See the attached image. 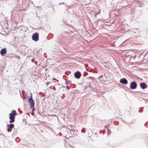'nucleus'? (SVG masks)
<instances>
[{"label":"nucleus","mask_w":148,"mask_h":148,"mask_svg":"<svg viewBox=\"0 0 148 148\" xmlns=\"http://www.w3.org/2000/svg\"><path fill=\"white\" fill-rule=\"evenodd\" d=\"M16 113L15 110H13L12 111V113L9 114V118L10 119V123H12L14 121L15 116L16 115Z\"/></svg>","instance_id":"obj_1"},{"label":"nucleus","mask_w":148,"mask_h":148,"mask_svg":"<svg viewBox=\"0 0 148 148\" xmlns=\"http://www.w3.org/2000/svg\"><path fill=\"white\" fill-rule=\"evenodd\" d=\"M130 87L131 89L134 90L136 89L137 87L136 82L134 81L130 83Z\"/></svg>","instance_id":"obj_2"},{"label":"nucleus","mask_w":148,"mask_h":148,"mask_svg":"<svg viewBox=\"0 0 148 148\" xmlns=\"http://www.w3.org/2000/svg\"><path fill=\"white\" fill-rule=\"evenodd\" d=\"M39 34L37 32H36L32 36V38L33 40L37 41L39 39Z\"/></svg>","instance_id":"obj_3"},{"label":"nucleus","mask_w":148,"mask_h":148,"mask_svg":"<svg viewBox=\"0 0 148 148\" xmlns=\"http://www.w3.org/2000/svg\"><path fill=\"white\" fill-rule=\"evenodd\" d=\"M140 86L141 89L143 90L147 88V84L144 82H141L140 84Z\"/></svg>","instance_id":"obj_4"},{"label":"nucleus","mask_w":148,"mask_h":148,"mask_svg":"<svg viewBox=\"0 0 148 148\" xmlns=\"http://www.w3.org/2000/svg\"><path fill=\"white\" fill-rule=\"evenodd\" d=\"M119 82L125 85L127 84L128 83V81L125 78L120 79Z\"/></svg>","instance_id":"obj_5"},{"label":"nucleus","mask_w":148,"mask_h":148,"mask_svg":"<svg viewBox=\"0 0 148 148\" xmlns=\"http://www.w3.org/2000/svg\"><path fill=\"white\" fill-rule=\"evenodd\" d=\"M7 52V50L5 48L2 49L0 51V53L1 55L3 56L4 55L6 54Z\"/></svg>","instance_id":"obj_6"},{"label":"nucleus","mask_w":148,"mask_h":148,"mask_svg":"<svg viewBox=\"0 0 148 148\" xmlns=\"http://www.w3.org/2000/svg\"><path fill=\"white\" fill-rule=\"evenodd\" d=\"M81 73L78 71H77L74 74L75 77L77 79L79 78L81 76Z\"/></svg>","instance_id":"obj_7"},{"label":"nucleus","mask_w":148,"mask_h":148,"mask_svg":"<svg viewBox=\"0 0 148 148\" xmlns=\"http://www.w3.org/2000/svg\"><path fill=\"white\" fill-rule=\"evenodd\" d=\"M29 101L30 103L31 106L32 107H34V103L33 101V100L32 97V96L30 97V99H29Z\"/></svg>","instance_id":"obj_8"},{"label":"nucleus","mask_w":148,"mask_h":148,"mask_svg":"<svg viewBox=\"0 0 148 148\" xmlns=\"http://www.w3.org/2000/svg\"><path fill=\"white\" fill-rule=\"evenodd\" d=\"M93 95H95L97 94V89H94L93 88Z\"/></svg>","instance_id":"obj_9"},{"label":"nucleus","mask_w":148,"mask_h":148,"mask_svg":"<svg viewBox=\"0 0 148 148\" xmlns=\"http://www.w3.org/2000/svg\"><path fill=\"white\" fill-rule=\"evenodd\" d=\"M71 83V81L70 80H66L65 81V84L66 85H69L70 83Z\"/></svg>","instance_id":"obj_10"},{"label":"nucleus","mask_w":148,"mask_h":148,"mask_svg":"<svg viewBox=\"0 0 148 148\" xmlns=\"http://www.w3.org/2000/svg\"><path fill=\"white\" fill-rule=\"evenodd\" d=\"M10 127L11 128H12L14 127V125L13 124H10Z\"/></svg>","instance_id":"obj_11"},{"label":"nucleus","mask_w":148,"mask_h":148,"mask_svg":"<svg viewBox=\"0 0 148 148\" xmlns=\"http://www.w3.org/2000/svg\"><path fill=\"white\" fill-rule=\"evenodd\" d=\"M107 134L108 135L109 134H110V133L111 132V131L109 130L108 129H107Z\"/></svg>","instance_id":"obj_12"},{"label":"nucleus","mask_w":148,"mask_h":148,"mask_svg":"<svg viewBox=\"0 0 148 148\" xmlns=\"http://www.w3.org/2000/svg\"><path fill=\"white\" fill-rule=\"evenodd\" d=\"M85 130L84 129H82V132H84V133H85Z\"/></svg>","instance_id":"obj_13"},{"label":"nucleus","mask_w":148,"mask_h":148,"mask_svg":"<svg viewBox=\"0 0 148 148\" xmlns=\"http://www.w3.org/2000/svg\"><path fill=\"white\" fill-rule=\"evenodd\" d=\"M12 130L11 129H8V132H11Z\"/></svg>","instance_id":"obj_14"},{"label":"nucleus","mask_w":148,"mask_h":148,"mask_svg":"<svg viewBox=\"0 0 148 148\" xmlns=\"http://www.w3.org/2000/svg\"><path fill=\"white\" fill-rule=\"evenodd\" d=\"M93 32H94L95 31H96V29L93 26Z\"/></svg>","instance_id":"obj_15"},{"label":"nucleus","mask_w":148,"mask_h":148,"mask_svg":"<svg viewBox=\"0 0 148 148\" xmlns=\"http://www.w3.org/2000/svg\"><path fill=\"white\" fill-rule=\"evenodd\" d=\"M142 111V110H139L138 111V112H141Z\"/></svg>","instance_id":"obj_16"},{"label":"nucleus","mask_w":148,"mask_h":148,"mask_svg":"<svg viewBox=\"0 0 148 148\" xmlns=\"http://www.w3.org/2000/svg\"><path fill=\"white\" fill-rule=\"evenodd\" d=\"M93 73L95 72V71L94 70V69H93Z\"/></svg>","instance_id":"obj_17"},{"label":"nucleus","mask_w":148,"mask_h":148,"mask_svg":"<svg viewBox=\"0 0 148 148\" xmlns=\"http://www.w3.org/2000/svg\"><path fill=\"white\" fill-rule=\"evenodd\" d=\"M85 65L86 67L88 66V65L86 64H85Z\"/></svg>","instance_id":"obj_18"},{"label":"nucleus","mask_w":148,"mask_h":148,"mask_svg":"<svg viewBox=\"0 0 148 148\" xmlns=\"http://www.w3.org/2000/svg\"><path fill=\"white\" fill-rule=\"evenodd\" d=\"M34 60V59H33L32 60V62H33V61Z\"/></svg>","instance_id":"obj_19"},{"label":"nucleus","mask_w":148,"mask_h":148,"mask_svg":"<svg viewBox=\"0 0 148 148\" xmlns=\"http://www.w3.org/2000/svg\"><path fill=\"white\" fill-rule=\"evenodd\" d=\"M37 63V61H35V64H36V63Z\"/></svg>","instance_id":"obj_20"},{"label":"nucleus","mask_w":148,"mask_h":148,"mask_svg":"<svg viewBox=\"0 0 148 148\" xmlns=\"http://www.w3.org/2000/svg\"><path fill=\"white\" fill-rule=\"evenodd\" d=\"M146 125V123H145V124H144V125L145 126V125Z\"/></svg>","instance_id":"obj_21"},{"label":"nucleus","mask_w":148,"mask_h":148,"mask_svg":"<svg viewBox=\"0 0 148 148\" xmlns=\"http://www.w3.org/2000/svg\"><path fill=\"white\" fill-rule=\"evenodd\" d=\"M107 127V126H106V128Z\"/></svg>","instance_id":"obj_22"},{"label":"nucleus","mask_w":148,"mask_h":148,"mask_svg":"<svg viewBox=\"0 0 148 148\" xmlns=\"http://www.w3.org/2000/svg\"><path fill=\"white\" fill-rule=\"evenodd\" d=\"M20 113H22V112H20Z\"/></svg>","instance_id":"obj_23"},{"label":"nucleus","mask_w":148,"mask_h":148,"mask_svg":"<svg viewBox=\"0 0 148 148\" xmlns=\"http://www.w3.org/2000/svg\"><path fill=\"white\" fill-rule=\"evenodd\" d=\"M141 80H142V79H141Z\"/></svg>","instance_id":"obj_24"},{"label":"nucleus","mask_w":148,"mask_h":148,"mask_svg":"<svg viewBox=\"0 0 148 148\" xmlns=\"http://www.w3.org/2000/svg\"><path fill=\"white\" fill-rule=\"evenodd\" d=\"M71 148H72V147H71Z\"/></svg>","instance_id":"obj_25"}]
</instances>
